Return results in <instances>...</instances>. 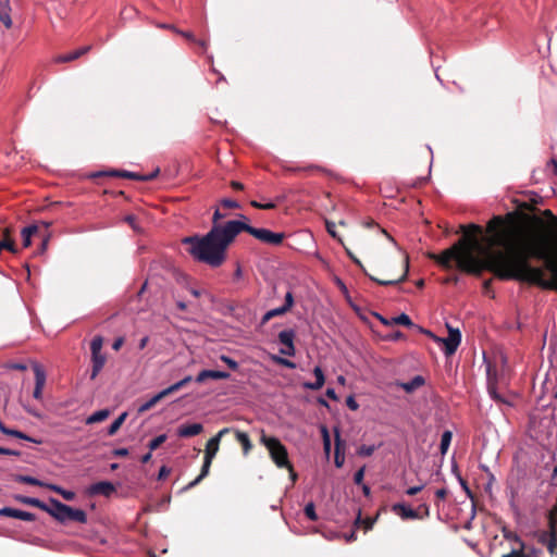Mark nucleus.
<instances>
[{
  "mask_svg": "<svg viewBox=\"0 0 557 557\" xmlns=\"http://www.w3.org/2000/svg\"><path fill=\"white\" fill-rule=\"evenodd\" d=\"M113 456L115 457H125L128 455L127 448H116L112 451Z\"/></svg>",
  "mask_w": 557,
  "mask_h": 557,
  "instance_id": "774afa93",
  "label": "nucleus"
},
{
  "mask_svg": "<svg viewBox=\"0 0 557 557\" xmlns=\"http://www.w3.org/2000/svg\"><path fill=\"white\" fill-rule=\"evenodd\" d=\"M221 206L226 209H237L239 203L236 200L224 198L221 200Z\"/></svg>",
  "mask_w": 557,
  "mask_h": 557,
  "instance_id": "3c124183",
  "label": "nucleus"
},
{
  "mask_svg": "<svg viewBox=\"0 0 557 557\" xmlns=\"http://www.w3.org/2000/svg\"><path fill=\"white\" fill-rule=\"evenodd\" d=\"M163 398H165L164 393L161 391L154 396H152L149 400L144 403L138 408V413H144L150 409H152L159 401H161Z\"/></svg>",
  "mask_w": 557,
  "mask_h": 557,
  "instance_id": "b1692460",
  "label": "nucleus"
},
{
  "mask_svg": "<svg viewBox=\"0 0 557 557\" xmlns=\"http://www.w3.org/2000/svg\"><path fill=\"white\" fill-rule=\"evenodd\" d=\"M110 176H117L123 178H129L134 181H141V174L135 173V172H128L124 170H114L109 173H107Z\"/></svg>",
  "mask_w": 557,
  "mask_h": 557,
  "instance_id": "c756f323",
  "label": "nucleus"
},
{
  "mask_svg": "<svg viewBox=\"0 0 557 557\" xmlns=\"http://www.w3.org/2000/svg\"><path fill=\"white\" fill-rule=\"evenodd\" d=\"M287 311L286 309L282 307H278V308H275V309H272V310H269L263 317H262V320H261V323L262 324H265L268 323L271 319H273L274 317H277V315H283L285 314Z\"/></svg>",
  "mask_w": 557,
  "mask_h": 557,
  "instance_id": "c9c22d12",
  "label": "nucleus"
},
{
  "mask_svg": "<svg viewBox=\"0 0 557 557\" xmlns=\"http://www.w3.org/2000/svg\"><path fill=\"white\" fill-rule=\"evenodd\" d=\"M59 495H61L65 500H73L75 498L74 492L64 488H61Z\"/></svg>",
  "mask_w": 557,
  "mask_h": 557,
  "instance_id": "e2e57ef3",
  "label": "nucleus"
},
{
  "mask_svg": "<svg viewBox=\"0 0 557 557\" xmlns=\"http://www.w3.org/2000/svg\"><path fill=\"white\" fill-rule=\"evenodd\" d=\"M221 361H223L230 369L236 371L239 367L238 362L234 359L230 358L228 356L222 355L220 357Z\"/></svg>",
  "mask_w": 557,
  "mask_h": 557,
  "instance_id": "09e8293b",
  "label": "nucleus"
},
{
  "mask_svg": "<svg viewBox=\"0 0 557 557\" xmlns=\"http://www.w3.org/2000/svg\"><path fill=\"white\" fill-rule=\"evenodd\" d=\"M14 499L24 505H29V506L39 508L41 510H48V504L41 502L38 498L23 496V495H15Z\"/></svg>",
  "mask_w": 557,
  "mask_h": 557,
  "instance_id": "aec40b11",
  "label": "nucleus"
},
{
  "mask_svg": "<svg viewBox=\"0 0 557 557\" xmlns=\"http://www.w3.org/2000/svg\"><path fill=\"white\" fill-rule=\"evenodd\" d=\"M177 33L181 34L187 40L197 44L202 49V51H205L207 49V41L206 40H197L193 33L181 32V30H177Z\"/></svg>",
  "mask_w": 557,
  "mask_h": 557,
  "instance_id": "4c0bfd02",
  "label": "nucleus"
},
{
  "mask_svg": "<svg viewBox=\"0 0 557 557\" xmlns=\"http://www.w3.org/2000/svg\"><path fill=\"white\" fill-rule=\"evenodd\" d=\"M556 533H557V529H554V521H550V527H548L547 531L540 532V534L537 536V541H539V543L546 546L548 539H550L552 535H555Z\"/></svg>",
  "mask_w": 557,
  "mask_h": 557,
  "instance_id": "72a5a7b5",
  "label": "nucleus"
},
{
  "mask_svg": "<svg viewBox=\"0 0 557 557\" xmlns=\"http://www.w3.org/2000/svg\"><path fill=\"white\" fill-rule=\"evenodd\" d=\"M231 432L232 428H224L220 430L213 437H211L206 445L205 458L213 460L216 453L219 451L221 438Z\"/></svg>",
  "mask_w": 557,
  "mask_h": 557,
  "instance_id": "0eeeda50",
  "label": "nucleus"
},
{
  "mask_svg": "<svg viewBox=\"0 0 557 557\" xmlns=\"http://www.w3.org/2000/svg\"><path fill=\"white\" fill-rule=\"evenodd\" d=\"M546 547L552 555L557 553V533L548 539Z\"/></svg>",
  "mask_w": 557,
  "mask_h": 557,
  "instance_id": "de8ad7c7",
  "label": "nucleus"
},
{
  "mask_svg": "<svg viewBox=\"0 0 557 557\" xmlns=\"http://www.w3.org/2000/svg\"><path fill=\"white\" fill-rule=\"evenodd\" d=\"M313 374L315 376V381L314 382H305L302 384L304 388L311 389V391H319L323 387V385L325 383V375H324L321 367L317 366L313 369Z\"/></svg>",
  "mask_w": 557,
  "mask_h": 557,
  "instance_id": "2eb2a0df",
  "label": "nucleus"
},
{
  "mask_svg": "<svg viewBox=\"0 0 557 557\" xmlns=\"http://www.w3.org/2000/svg\"><path fill=\"white\" fill-rule=\"evenodd\" d=\"M392 323L393 324H399V325H404V326H410V327H413L416 329L418 332H419V325L414 324L410 317L406 313H401L395 318L392 319Z\"/></svg>",
  "mask_w": 557,
  "mask_h": 557,
  "instance_id": "bb28decb",
  "label": "nucleus"
},
{
  "mask_svg": "<svg viewBox=\"0 0 557 557\" xmlns=\"http://www.w3.org/2000/svg\"><path fill=\"white\" fill-rule=\"evenodd\" d=\"M235 238L233 222L227 221L223 225L212 226L203 236L184 237L182 245L194 260L219 268L225 262L227 248Z\"/></svg>",
  "mask_w": 557,
  "mask_h": 557,
  "instance_id": "f03ea898",
  "label": "nucleus"
},
{
  "mask_svg": "<svg viewBox=\"0 0 557 557\" xmlns=\"http://www.w3.org/2000/svg\"><path fill=\"white\" fill-rule=\"evenodd\" d=\"M0 516L15 518L24 521H34L36 519V516L32 512L23 511L11 507L1 508Z\"/></svg>",
  "mask_w": 557,
  "mask_h": 557,
  "instance_id": "f8f14e48",
  "label": "nucleus"
},
{
  "mask_svg": "<svg viewBox=\"0 0 557 557\" xmlns=\"http://www.w3.org/2000/svg\"><path fill=\"white\" fill-rule=\"evenodd\" d=\"M42 226H44V230L38 237L41 240V244L39 247L40 253H44L48 248V244L51 238V232H50L51 222L42 221Z\"/></svg>",
  "mask_w": 557,
  "mask_h": 557,
  "instance_id": "5701e85b",
  "label": "nucleus"
},
{
  "mask_svg": "<svg viewBox=\"0 0 557 557\" xmlns=\"http://www.w3.org/2000/svg\"><path fill=\"white\" fill-rule=\"evenodd\" d=\"M211 463H212L211 459L203 458V465L201 467V471H200L199 475L195 480L189 482L187 484V486L185 487V490H190V488L195 487L196 485H198L209 474Z\"/></svg>",
  "mask_w": 557,
  "mask_h": 557,
  "instance_id": "412c9836",
  "label": "nucleus"
},
{
  "mask_svg": "<svg viewBox=\"0 0 557 557\" xmlns=\"http://www.w3.org/2000/svg\"><path fill=\"white\" fill-rule=\"evenodd\" d=\"M346 405L350 410L356 411L359 408V404L356 401L354 396H348L346 398Z\"/></svg>",
  "mask_w": 557,
  "mask_h": 557,
  "instance_id": "bf43d9fd",
  "label": "nucleus"
},
{
  "mask_svg": "<svg viewBox=\"0 0 557 557\" xmlns=\"http://www.w3.org/2000/svg\"><path fill=\"white\" fill-rule=\"evenodd\" d=\"M0 454L1 455H10V456H21V451L18 450H14V449H10V448H3V447H0Z\"/></svg>",
  "mask_w": 557,
  "mask_h": 557,
  "instance_id": "338daca9",
  "label": "nucleus"
},
{
  "mask_svg": "<svg viewBox=\"0 0 557 557\" xmlns=\"http://www.w3.org/2000/svg\"><path fill=\"white\" fill-rule=\"evenodd\" d=\"M523 557H543V552L540 548L524 546Z\"/></svg>",
  "mask_w": 557,
  "mask_h": 557,
  "instance_id": "a18cd8bd",
  "label": "nucleus"
},
{
  "mask_svg": "<svg viewBox=\"0 0 557 557\" xmlns=\"http://www.w3.org/2000/svg\"><path fill=\"white\" fill-rule=\"evenodd\" d=\"M375 520H376L375 518H370V517L363 519L361 517V510L359 509L358 516H357V518H356V520L354 522V527L355 528L362 527L364 529V531L367 532V531H369V530H371L373 528V525L375 523Z\"/></svg>",
  "mask_w": 557,
  "mask_h": 557,
  "instance_id": "393cba45",
  "label": "nucleus"
},
{
  "mask_svg": "<svg viewBox=\"0 0 557 557\" xmlns=\"http://www.w3.org/2000/svg\"><path fill=\"white\" fill-rule=\"evenodd\" d=\"M374 450H375L374 446L362 445L358 449V455L363 456V457H369L374 453Z\"/></svg>",
  "mask_w": 557,
  "mask_h": 557,
  "instance_id": "8fccbe9b",
  "label": "nucleus"
},
{
  "mask_svg": "<svg viewBox=\"0 0 557 557\" xmlns=\"http://www.w3.org/2000/svg\"><path fill=\"white\" fill-rule=\"evenodd\" d=\"M294 305V296L292 292H287L285 295V304L283 305V308L286 309L288 312Z\"/></svg>",
  "mask_w": 557,
  "mask_h": 557,
  "instance_id": "864d4df0",
  "label": "nucleus"
},
{
  "mask_svg": "<svg viewBox=\"0 0 557 557\" xmlns=\"http://www.w3.org/2000/svg\"><path fill=\"white\" fill-rule=\"evenodd\" d=\"M447 329H448V336L446 338L438 337V336L434 335L431 331L425 330L423 327H419V332L431 337L434 342H436L438 344H443L444 345V354L446 356H451L456 352L458 346L460 345L461 333L458 329H454L449 325H447Z\"/></svg>",
  "mask_w": 557,
  "mask_h": 557,
  "instance_id": "423d86ee",
  "label": "nucleus"
},
{
  "mask_svg": "<svg viewBox=\"0 0 557 557\" xmlns=\"http://www.w3.org/2000/svg\"><path fill=\"white\" fill-rule=\"evenodd\" d=\"M342 537L347 542V543H351L354 541L357 540V534H356V531L352 530L351 532L349 533H345V534H342Z\"/></svg>",
  "mask_w": 557,
  "mask_h": 557,
  "instance_id": "69168bd1",
  "label": "nucleus"
},
{
  "mask_svg": "<svg viewBox=\"0 0 557 557\" xmlns=\"http://www.w3.org/2000/svg\"><path fill=\"white\" fill-rule=\"evenodd\" d=\"M507 540H513L519 544L518 548L512 549L510 553L503 555L502 557H523L524 546L525 544L521 541V539L517 534H505Z\"/></svg>",
  "mask_w": 557,
  "mask_h": 557,
  "instance_id": "4be33fe9",
  "label": "nucleus"
},
{
  "mask_svg": "<svg viewBox=\"0 0 557 557\" xmlns=\"http://www.w3.org/2000/svg\"><path fill=\"white\" fill-rule=\"evenodd\" d=\"M166 441V435L165 434H161L157 437H154L153 440H151L148 444V447H149V450L152 451V450H156L157 448H159L164 442Z\"/></svg>",
  "mask_w": 557,
  "mask_h": 557,
  "instance_id": "a19ab883",
  "label": "nucleus"
},
{
  "mask_svg": "<svg viewBox=\"0 0 557 557\" xmlns=\"http://www.w3.org/2000/svg\"><path fill=\"white\" fill-rule=\"evenodd\" d=\"M260 443L265 446L277 468L289 467L287 449L277 437L269 436L264 431H261Z\"/></svg>",
  "mask_w": 557,
  "mask_h": 557,
  "instance_id": "39448f33",
  "label": "nucleus"
},
{
  "mask_svg": "<svg viewBox=\"0 0 557 557\" xmlns=\"http://www.w3.org/2000/svg\"><path fill=\"white\" fill-rule=\"evenodd\" d=\"M423 384H424V379L421 375H417L409 382L401 384V387L407 393H412L417 388L421 387Z\"/></svg>",
  "mask_w": 557,
  "mask_h": 557,
  "instance_id": "a878e982",
  "label": "nucleus"
},
{
  "mask_svg": "<svg viewBox=\"0 0 557 557\" xmlns=\"http://www.w3.org/2000/svg\"><path fill=\"white\" fill-rule=\"evenodd\" d=\"M295 332L293 330H284L278 333V341L284 346L280 352L285 356H294L296 352L294 345Z\"/></svg>",
  "mask_w": 557,
  "mask_h": 557,
  "instance_id": "6e6552de",
  "label": "nucleus"
},
{
  "mask_svg": "<svg viewBox=\"0 0 557 557\" xmlns=\"http://www.w3.org/2000/svg\"><path fill=\"white\" fill-rule=\"evenodd\" d=\"M232 222L235 231V236H237L242 232H247L248 234L259 239L260 242L273 246L281 245L285 237L284 233H274L268 228H257L243 221L232 220Z\"/></svg>",
  "mask_w": 557,
  "mask_h": 557,
  "instance_id": "20e7f679",
  "label": "nucleus"
},
{
  "mask_svg": "<svg viewBox=\"0 0 557 557\" xmlns=\"http://www.w3.org/2000/svg\"><path fill=\"white\" fill-rule=\"evenodd\" d=\"M127 417V412H123L122 414H120L112 423L111 425L109 426L108 429V435H114L119 430L120 428L122 426V424L124 423L125 419Z\"/></svg>",
  "mask_w": 557,
  "mask_h": 557,
  "instance_id": "473e14b6",
  "label": "nucleus"
},
{
  "mask_svg": "<svg viewBox=\"0 0 557 557\" xmlns=\"http://www.w3.org/2000/svg\"><path fill=\"white\" fill-rule=\"evenodd\" d=\"M14 481L16 482H20V483H25V484H29V485H34V486H42L44 485V481H40L34 476H29V475H23V474H15L14 475Z\"/></svg>",
  "mask_w": 557,
  "mask_h": 557,
  "instance_id": "2f4dec72",
  "label": "nucleus"
},
{
  "mask_svg": "<svg viewBox=\"0 0 557 557\" xmlns=\"http://www.w3.org/2000/svg\"><path fill=\"white\" fill-rule=\"evenodd\" d=\"M420 513V516L422 517V519L424 518H429L430 517V507L429 505L426 504H421L418 509H417Z\"/></svg>",
  "mask_w": 557,
  "mask_h": 557,
  "instance_id": "13d9d810",
  "label": "nucleus"
},
{
  "mask_svg": "<svg viewBox=\"0 0 557 557\" xmlns=\"http://www.w3.org/2000/svg\"><path fill=\"white\" fill-rule=\"evenodd\" d=\"M305 515L306 517L311 520V521H317L318 520V515L315 512V506L312 502L308 503L306 506H305Z\"/></svg>",
  "mask_w": 557,
  "mask_h": 557,
  "instance_id": "ea45409f",
  "label": "nucleus"
},
{
  "mask_svg": "<svg viewBox=\"0 0 557 557\" xmlns=\"http://www.w3.org/2000/svg\"><path fill=\"white\" fill-rule=\"evenodd\" d=\"M91 49V46H85V47H82L73 52L72 55L74 57L75 60H77L78 58H81L82 55L86 54L87 52H89Z\"/></svg>",
  "mask_w": 557,
  "mask_h": 557,
  "instance_id": "5fc2aeb1",
  "label": "nucleus"
},
{
  "mask_svg": "<svg viewBox=\"0 0 557 557\" xmlns=\"http://www.w3.org/2000/svg\"><path fill=\"white\" fill-rule=\"evenodd\" d=\"M488 393L491 395V397L496 400V401H499V403H504V404H508L510 405L508 401H506L496 391V387L494 384H491L488 386Z\"/></svg>",
  "mask_w": 557,
  "mask_h": 557,
  "instance_id": "49530a36",
  "label": "nucleus"
},
{
  "mask_svg": "<svg viewBox=\"0 0 557 557\" xmlns=\"http://www.w3.org/2000/svg\"><path fill=\"white\" fill-rule=\"evenodd\" d=\"M273 361L277 364H281L285 368H288V369H295L296 368V363L294 361H290L288 359H285V358H282V357H277V356H273L272 357Z\"/></svg>",
  "mask_w": 557,
  "mask_h": 557,
  "instance_id": "79ce46f5",
  "label": "nucleus"
},
{
  "mask_svg": "<svg viewBox=\"0 0 557 557\" xmlns=\"http://www.w3.org/2000/svg\"><path fill=\"white\" fill-rule=\"evenodd\" d=\"M10 0H0V21L5 28L12 27Z\"/></svg>",
  "mask_w": 557,
  "mask_h": 557,
  "instance_id": "a211bd4d",
  "label": "nucleus"
},
{
  "mask_svg": "<svg viewBox=\"0 0 557 557\" xmlns=\"http://www.w3.org/2000/svg\"><path fill=\"white\" fill-rule=\"evenodd\" d=\"M106 360H107L106 356L102 352L91 355V363H92V369H91V374H90L91 380H95L97 377L99 372L104 367Z\"/></svg>",
  "mask_w": 557,
  "mask_h": 557,
  "instance_id": "6ab92c4d",
  "label": "nucleus"
},
{
  "mask_svg": "<svg viewBox=\"0 0 557 557\" xmlns=\"http://www.w3.org/2000/svg\"><path fill=\"white\" fill-rule=\"evenodd\" d=\"M232 432L234 433L236 441L240 444V446L243 448V455L248 456L253 447L249 435L246 432H243V431H239V430H236L233 428H232Z\"/></svg>",
  "mask_w": 557,
  "mask_h": 557,
  "instance_id": "f3484780",
  "label": "nucleus"
},
{
  "mask_svg": "<svg viewBox=\"0 0 557 557\" xmlns=\"http://www.w3.org/2000/svg\"><path fill=\"white\" fill-rule=\"evenodd\" d=\"M203 431V426L201 423H193V424H182L177 429V435L180 437H193L200 434Z\"/></svg>",
  "mask_w": 557,
  "mask_h": 557,
  "instance_id": "dca6fc26",
  "label": "nucleus"
},
{
  "mask_svg": "<svg viewBox=\"0 0 557 557\" xmlns=\"http://www.w3.org/2000/svg\"><path fill=\"white\" fill-rule=\"evenodd\" d=\"M363 478H364V467L357 470L356 473L354 474L355 484H357V485L362 484Z\"/></svg>",
  "mask_w": 557,
  "mask_h": 557,
  "instance_id": "4d7b16f0",
  "label": "nucleus"
},
{
  "mask_svg": "<svg viewBox=\"0 0 557 557\" xmlns=\"http://www.w3.org/2000/svg\"><path fill=\"white\" fill-rule=\"evenodd\" d=\"M115 492V486L111 482L101 481L92 484L89 488V493L92 495H103L109 497Z\"/></svg>",
  "mask_w": 557,
  "mask_h": 557,
  "instance_id": "4468645a",
  "label": "nucleus"
},
{
  "mask_svg": "<svg viewBox=\"0 0 557 557\" xmlns=\"http://www.w3.org/2000/svg\"><path fill=\"white\" fill-rule=\"evenodd\" d=\"M250 205L253 207V208H257V209H264V210H270V209H274L275 208V203L273 202H268V203H260L256 200H252L250 202Z\"/></svg>",
  "mask_w": 557,
  "mask_h": 557,
  "instance_id": "603ef678",
  "label": "nucleus"
},
{
  "mask_svg": "<svg viewBox=\"0 0 557 557\" xmlns=\"http://www.w3.org/2000/svg\"><path fill=\"white\" fill-rule=\"evenodd\" d=\"M42 230V221L23 227L21 231L23 247L28 248L32 245L33 238H38Z\"/></svg>",
  "mask_w": 557,
  "mask_h": 557,
  "instance_id": "1a4fd4ad",
  "label": "nucleus"
},
{
  "mask_svg": "<svg viewBox=\"0 0 557 557\" xmlns=\"http://www.w3.org/2000/svg\"><path fill=\"white\" fill-rule=\"evenodd\" d=\"M0 240L15 242L13 239V230L11 227L0 228Z\"/></svg>",
  "mask_w": 557,
  "mask_h": 557,
  "instance_id": "c03bdc74",
  "label": "nucleus"
},
{
  "mask_svg": "<svg viewBox=\"0 0 557 557\" xmlns=\"http://www.w3.org/2000/svg\"><path fill=\"white\" fill-rule=\"evenodd\" d=\"M170 472H171L170 468H168L166 466H162L158 473V480H160V481L165 480L169 476Z\"/></svg>",
  "mask_w": 557,
  "mask_h": 557,
  "instance_id": "052dcab7",
  "label": "nucleus"
},
{
  "mask_svg": "<svg viewBox=\"0 0 557 557\" xmlns=\"http://www.w3.org/2000/svg\"><path fill=\"white\" fill-rule=\"evenodd\" d=\"M74 57L72 55V53H66V54H61V55H58L54 58V62L55 63H64V62H72L74 61Z\"/></svg>",
  "mask_w": 557,
  "mask_h": 557,
  "instance_id": "6e6d98bb",
  "label": "nucleus"
},
{
  "mask_svg": "<svg viewBox=\"0 0 557 557\" xmlns=\"http://www.w3.org/2000/svg\"><path fill=\"white\" fill-rule=\"evenodd\" d=\"M103 338L99 335L95 336L90 343L91 355L101 354Z\"/></svg>",
  "mask_w": 557,
  "mask_h": 557,
  "instance_id": "58836bf2",
  "label": "nucleus"
},
{
  "mask_svg": "<svg viewBox=\"0 0 557 557\" xmlns=\"http://www.w3.org/2000/svg\"><path fill=\"white\" fill-rule=\"evenodd\" d=\"M392 511L399 516L403 520L422 519L418 510L412 509L403 503L394 504L392 506Z\"/></svg>",
  "mask_w": 557,
  "mask_h": 557,
  "instance_id": "9d476101",
  "label": "nucleus"
},
{
  "mask_svg": "<svg viewBox=\"0 0 557 557\" xmlns=\"http://www.w3.org/2000/svg\"><path fill=\"white\" fill-rule=\"evenodd\" d=\"M183 387H185L184 383L182 381H178V382L170 385L169 387L164 388L162 392L164 393V396L166 397V396L180 391Z\"/></svg>",
  "mask_w": 557,
  "mask_h": 557,
  "instance_id": "37998d69",
  "label": "nucleus"
},
{
  "mask_svg": "<svg viewBox=\"0 0 557 557\" xmlns=\"http://www.w3.org/2000/svg\"><path fill=\"white\" fill-rule=\"evenodd\" d=\"M503 226L500 215L488 222L487 231L493 235L488 247H485L479 239L483 232L480 225H461L463 236L440 255H430V258L446 270L455 263L458 270L475 276L486 270L502 281L513 280L544 289L556 287L554 281L545 278L543 268L533 267L530 262L531 258L543 261L545 270L557 281V252H552L548 242L541 239L531 243L523 232Z\"/></svg>",
  "mask_w": 557,
  "mask_h": 557,
  "instance_id": "f257e3e1",
  "label": "nucleus"
},
{
  "mask_svg": "<svg viewBox=\"0 0 557 557\" xmlns=\"http://www.w3.org/2000/svg\"><path fill=\"white\" fill-rule=\"evenodd\" d=\"M45 511L61 523L66 521L87 522V515L83 509L72 508L53 497L49 498L48 510Z\"/></svg>",
  "mask_w": 557,
  "mask_h": 557,
  "instance_id": "7ed1b4c3",
  "label": "nucleus"
},
{
  "mask_svg": "<svg viewBox=\"0 0 557 557\" xmlns=\"http://www.w3.org/2000/svg\"><path fill=\"white\" fill-rule=\"evenodd\" d=\"M110 414V411L108 409H102L94 412L86 419L87 424H94L98 422L104 421Z\"/></svg>",
  "mask_w": 557,
  "mask_h": 557,
  "instance_id": "cd10ccee",
  "label": "nucleus"
},
{
  "mask_svg": "<svg viewBox=\"0 0 557 557\" xmlns=\"http://www.w3.org/2000/svg\"><path fill=\"white\" fill-rule=\"evenodd\" d=\"M451 437H453V433L450 431H445L442 434L440 449L443 455L446 454V451L448 450V447L451 442Z\"/></svg>",
  "mask_w": 557,
  "mask_h": 557,
  "instance_id": "e433bc0d",
  "label": "nucleus"
},
{
  "mask_svg": "<svg viewBox=\"0 0 557 557\" xmlns=\"http://www.w3.org/2000/svg\"><path fill=\"white\" fill-rule=\"evenodd\" d=\"M423 488H424V485H423V484L418 485V486H411V487H409V488L406 491V494H407L408 496H414V495H417L418 493H420Z\"/></svg>",
  "mask_w": 557,
  "mask_h": 557,
  "instance_id": "0e129e2a",
  "label": "nucleus"
},
{
  "mask_svg": "<svg viewBox=\"0 0 557 557\" xmlns=\"http://www.w3.org/2000/svg\"><path fill=\"white\" fill-rule=\"evenodd\" d=\"M5 435L13 436V437L21 438V440L28 441V442H33L35 444H40L41 443L40 440L33 438V437L28 436L27 434H25V433H23L21 431L13 430V429H10V428H9V430H8Z\"/></svg>",
  "mask_w": 557,
  "mask_h": 557,
  "instance_id": "f704fd0d",
  "label": "nucleus"
},
{
  "mask_svg": "<svg viewBox=\"0 0 557 557\" xmlns=\"http://www.w3.org/2000/svg\"><path fill=\"white\" fill-rule=\"evenodd\" d=\"M225 215L220 211V209H216L213 213V219H212V222H213V225L212 226H215V225H223L224 223H219V221L221 219H223Z\"/></svg>",
  "mask_w": 557,
  "mask_h": 557,
  "instance_id": "680f3d73",
  "label": "nucleus"
},
{
  "mask_svg": "<svg viewBox=\"0 0 557 557\" xmlns=\"http://www.w3.org/2000/svg\"><path fill=\"white\" fill-rule=\"evenodd\" d=\"M341 438L339 435L336 434L335 437V456H334V462L337 468H341L344 465L345 461V455L343 451H341Z\"/></svg>",
  "mask_w": 557,
  "mask_h": 557,
  "instance_id": "c85d7f7f",
  "label": "nucleus"
},
{
  "mask_svg": "<svg viewBox=\"0 0 557 557\" xmlns=\"http://www.w3.org/2000/svg\"><path fill=\"white\" fill-rule=\"evenodd\" d=\"M33 370L35 373V388L33 397L39 400L42 398V389L46 384V373L39 364H35Z\"/></svg>",
  "mask_w": 557,
  "mask_h": 557,
  "instance_id": "9b49d317",
  "label": "nucleus"
},
{
  "mask_svg": "<svg viewBox=\"0 0 557 557\" xmlns=\"http://www.w3.org/2000/svg\"><path fill=\"white\" fill-rule=\"evenodd\" d=\"M230 377L228 372L218 371V370H202L196 376L197 383H203L208 379L212 380H227Z\"/></svg>",
  "mask_w": 557,
  "mask_h": 557,
  "instance_id": "ddd939ff",
  "label": "nucleus"
},
{
  "mask_svg": "<svg viewBox=\"0 0 557 557\" xmlns=\"http://www.w3.org/2000/svg\"><path fill=\"white\" fill-rule=\"evenodd\" d=\"M408 267H409V265H408V258H407V259H406V269H405V272H404V274H403L398 280H387V281H382V280H379V278L373 277V276H371V275H369V277H370L372 281H374V282H376L377 284L383 285V286L395 285V284H398L399 282H403V281H405V280H406V277H407V273H408Z\"/></svg>",
  "mask_w": 557,
  "mask_h": 557,
  "instance_id": "7c9ffc66",
  "label": "nucleus"
}]
</instances>
